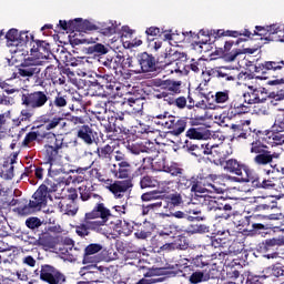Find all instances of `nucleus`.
Instances as JSON below:
<instances>
[{
	"label": "nucleus",
	"instance_id": "1",
	"mask_svg": "<svg viewBox=\"0 0 284 284\" xmlns=\"http://www.w3.org/2000/svg\"><path fill=\"white\" fill-rule=\"evenodd\" d=\"M151 85L153 87V99L158 101H163L166 105H174L179 110H185L187 108V98L179 97L176 94H181L183 82L174 79L163 80L161 78L153 79L151 81Z\"/></svg>",
	"mask_w": 284,
	"mask_h": 284
},
{
	"label": "nucleus",
	"instance_id": "2",
	"mask_svg": "<svg viewBox=\"0 0 284 284\" xmlns=\"http://www.w3.org/2000/svg\"><path fill=\"white\" fill-rule=\"evenodd\" d=\"M38 139H50L49 144L44 145L47 161L50 165L57 162L63 148H68V144L63 142V135L45 131V124L32 126L22 141V148H30Z\"/></svg>",
	"mask_w": 284,
	"mask_h": 284
},
{
	"label": "nucleus",
	"instance_id": "3",
	"mask_svg": "<svg viewBox=\"0 0 284 284\" xmlns=\"http://www.w3.org/2000/svg\"><path fill=\"white\" fill-rule=\"evenodd\" d=\"M20 101L24 109L17 119L12 120L16 128L21 126L22 123H32L37 110H42L50 102V93L48 90L27 91L21 94Z\"/></svg>",
	"mask_w": 284,
	"mask_h": 284
},
{
	"label": "nucleus",
	"instance_id": "4",
	"mask_svg": "<svg viewBox=\"0 0 284 284\" xmlns=\"http://www.w3.org/2000/svg\"><path fill=\"white\" fill-rule=\"evenodd\" d=\"M186 148L193 156H212L215 161H221L222 159H227L232 151H227L230 144H214L212 142L202 144H192V142L186 143Z\"/></svg>",
	"mask_w": 284,
	"mask_h": 284
},
{
	"label": "nucleus",
	"instance_id": "5",
	"mask_svg": "<svg viewBox=\"0 0 284 284\" xmlns=\"http://www.w3.org/2000/svg\"><path fill=\"white\" fill-rule=\"evenodd\" d=\"M95 205L90 212H87L84 215L89 217L94 223H99L98 227L103 230L104 225H112L116 215L112 212L105 203H103V196L94 195Z\"/></svg>",
	"mask_w": 284,
	"mask_h": 284
},
{
	"label": "nucleus",
	"instance_id": "6",
	"mask_svg": "<svg viewBox=\"0 0 284 284\" xmlns=\"http://www.w3.org/2000/svg\"><path fill=\"white\" fill-rule=\"evenodd\" d=\"M258 75L255 78L261 80L277 79L283 81L284 79V60L276 58L273 60H264L261 65L256 68Z\"/></svg>",
	"mask_w": 284,
	"mask_h": 284
},
{
	"label": "nucleus",
	"instance_id": "7",
	"mask_svg": "<svg viewBox=\"0 0 284 284\" xmlns=\"http://www.w3.org/2000/svg\"><path fill=\"white\" fill-rule=\"evenodd\" d=\"M210 181L206 182L205 180H196L193 179V183L191 184V192L195 194H205V192H215V194H223L225 192V184L221 183L223 181V176L216 174H210L207 176Z\"/></svg>",
	"mask_w": 284,
	"mask_h": 284
},
{
	"label": "nucleus",
	"instance_id": "8",
	"mask_svg": "<svg viewBox=\"0 0 284 284\" xmlns=\"http://www.w3.org/2000/svg\"><path fill=\"white\" fill-rule=\"evenodd\" d=\"M200 203L206 212H221L216 216L219 219H230L232 216V204L225 202V200H216L210 195L200 196Z\"/></svg>",
	"mask_w": 284,
	"mask_h": 284
},
{
	"label": "nucleus",
	"instance_id": "9",
	"mask_svg": "<svg viewBox=\"0 0 284 284\" xmlns=\"http://www.w3.org/2000/svg\"><path fill=\"white\" fill-rule=\"evenodd\" d=\"M33 200H30L24 206L18 207V213L22 216H28L34 214V212H40L42 207L48 205V199H52L50 193L44 191L43 187L39 186L38 190L32 195Z\"/></svg>",
	"mask_w": 284,
	"mask_h": 284
},
{
	"label": "nucleus",
	"instance_id": "10",
	"mask_svg": "<svg viewBox=\"0 0 284 284\" xmlns=\"http://www.w3.org/2000/svg\"><path fill=\"white\" fill-rule=\"evenodd\" d=\"M221 165L224 166L225 172L230 174H235L237 176L239 183H250V178L252 176V170L250 166L236 159H225L217 160ZM224 161V164H223Z\"/></svg>",
	"mask_w": 284,
	"mask_h": 284
},
{
	"label": "nucleus",
	"instance_id": "11",
	"mask_svg": "<svg viewBox=\"0 0 284 284\" xmlns=\"http://www.w3.org/2000/svg\"><path fill=\"white\" fill-rule=\"evenodd\" d=\"M276 169L271 166V169H264L263 173L260 175H254L251 173V178H248V183L252 184V187H256L257 190H276L277 178H274Z\"/></svg>",
	"mask_w": 284,
	"mask_h": 284
},
{
	"label": "nucleus",
	"instance_id": "12",
	"mask_svg": "<svg viewBox=\"0 0 284 284\" xmlns=\"http://www.w3.org/2000/svg\"><path fill=\"white\" fill-rule=\"evenodd\" d=\"M34 274L40 276V281L48 284H63L67 281L65 274L50 264L41 265V270L37 268Z\"/></svg>",
	"mask_w": 284,
	"mask_h": 284
},
{
	"label": "nucleus",
	"instance_id": "13",
	"mask_svg": "<svg viewBox=\"0 0 284 284\" xmlns=\"http://www.w3.org/2000/svg\"><path fill=\"white\" fill-rule=\"evenodd\" d=\"M41 65H43V61L41 59L29 55L21 61L18 68V74L23 79H32L34 74H39L41 72Z\"/></svg>",
	"mask_w": 284,
	"mask_h": 284
},
{
	"label": "nucleus",
	"instance_id": "14",
	"mask_svg": "<svg viewBox=\"0 0 284 284\" xmlns=\"http://www.w3.org/2000/svg\"><path fill=\"white\" fill-rule=\"evenodd\" d=\"M223 37H229V36H220V38H216V40H213V45L215 50H220L225 61H229L230 63H232V61H236V57H239L240 54H243V50L241 49L232 50V47L234 45V41L232 40L225 41Z\"/></svg>",
	"mask_w": 284,
	"mask_h": 284
},
{
	"label": "nucleus",
	"instance_id": "15",
	"mask_svg": "<svg viewBox=\"0 0 284 284\" xmlns=\"http://www.w3.org/2000/svg\"><path fill=\"white\" fill-rule=\"evenodd\" d=\"M284 245V235L277 237L266 239L260 244V252L265 254V258H278L281 255V247Z\"/></svg>",
	"mask_w": 284,
	"mask_h": 284
},
{
	"label": "nucleus",
	"instance_id": "16",
	"mask_svg": "<svg viewBox=\"0 0 284 284\" xmlns=\"http://www.w3.org/2000/svg\"><path fill=\"white\" fill-rule=\"evenodd\" d=\"M239 36H241V32L234 31V30H226L225 29H211L205 30L202 29L197 34H194V37H205L204 40L199 41V43H202L203 45H206V43H214L213 41H216L220 37H232L233 39H239Z\"/></svg>",
	"mask_w": 284,
	"mask_h": 284
},
{
	"label": "nucleus",
	"instance_id": "17",
	"mask_svg": "<svg viewBox=\"0 0 284 284\" xmlns=\"http://www.w3.org/2000/svg\"><path fill=\"white\" fill-rule=\"evenodd\" d=\"M133 186L134 184H132V180L114 181L111 179V181H108L105 190H109V192H111V194H113L115 199H123L125 192H128V190H131V187Z\"/></svg>",
	"mask_w": 284,
	"mask_h": 284
},
{
	"label": "nucleus",
	"instance_id": "18",
	"mask_svg": "<svg viewBox=\"0 0 284 284\" xmlns=\"http://www.w3.org/2000/svg\"><path fill=\"white\" fill-rule=\"evenodd\" d=\"M135 59L140 67L138 74H141V72L143 73L156 72L158 62H156V58L152 55V53L141 52L136 54Z\"/></svg>",
	"mask_w": 284,
	"mask_h": 284
},
{
	"label": "nucleus",
	"instance_id": "19",
	"mask_svg": "<svg viewBox=\"0 0 284 284\" xmlns=\"http://www.w3.org/2000/svg\"><path fill=\"white\" fill-rule=\"evenodd\" d=\"M124 61H125V55H123V53H116V52L113 55L108 54L106 57L99 58V63H101L103 68L109 70V72H115V74H116V70H119V68L123 65Z\"/></svg>",
	"mask_w": 284,
	"mask_h": 284
},
{
	"label": "nucleus",
	"instance_id": "20",
	"mask_svg": "<svg viewBox=\"0 0 284 284\" xmlns=\"http://www.w3.org/2000/svg\"><path fill=\"white\" fill-rule=\"evenodd\" d=\"M241 34L239 37H245V38H239L236 40V45L239 43H243V41H247L248 39H254V37H261V40L270 41V31L267 27H261L256 26L254 32L252 33L248 29H244V31H239Z\"/></svg>",
	"mask_w": 284,
	"mask_h": 284
},
{
	"label": "nucleus",
	"instance_id": "21",
	"mask_svg": "<svg viewBox=\"0 0 284 284\" xmlns=\"http://www.w3.org/2000/svg\"><path fill=\"white\" fill-rule=\"evenodd\" d=\"M219 278V270L211 267L203 271H195L189 277L191 284L205 283L207 281Z\"/></svg>",
	"mask_w": 284,
	"mask_h": 284
},
{
	"label": "nucleus",
	"instance_id": "22",
	"mask_svg": "<svg viewBox=\"0 0 284 284\" xmlns=\"http://www.w3.org/2000/svg\"><path fill=\"white\" fill-rule=\"evenodd\" d=\"M165 128L166 130H170L173 136H179L185 132V128H187V120L169 115V120L165 121Z\"/></svg>",
	"mask_w": 284,
	"mask_h": 284
},
{
	"label": "nucleus",
	"instance_id": "23",
	"mask_svg": "<svg viewBox=\"0 0 284 284\" xmlns=\"http://www.w3.org/2000/svg\"><path fill=\"white\" fill-rule=\"evenodd\" d=\"M90 232H97L98 234H101L103 229L99 227V223L91 221L84 215L82 223L75 226V233L78 236L85 239V236H90Z\"/></svg>",
	"mask_w": 284,
	"mask_h": 284
},
{
	"label": "nucleus",
	"instance_id": "24",
	"mask_svg": "<svg viewBox=\"0 0 284 284\" xmlns=\"http://www.w3.org/2000/svg\"><path fill=\"white\" fill-rule=\"evenodd\" d=\"M243 270V265H241V262L239 260H233L227 266H226V276L227 278H231V281H235L234 284H244L245 275H241V271Z\"/></svg>",
	"mask_w": 284,
	"mask_h": 284
},
{
	"label": "nucleus",
	"instance_id": "25",
	"mask_svg": "<svg viewBox=\"0 0 284 284\" xmlns=\"http://www.w3.org/2000/svg\"><path fill=\"white\" fill-rule=\"evenodd\" d=\"M101 250H103V245L99 243L89 244L84 248V254L82 260L83 265H88V263H93V264L101 263V257L97 255L99 254V252H101Z\"/></svg>",
	"mask_w": 284,
	"mask_h": 284
},
{
	"label": "nucleus",
	"instance_id": "26",
	"mask_svg": "<svg viewBox=\"0 0 284 284\" xmlns=\"http://www.w3.org/2000/svg\"><path fill=\"white\" fill-rule=\"evenodd\" d=\"M263 91L254 85H248L247 91L243 93V99L247 105H256V103H265L266 98H261Z\"/></svg>",
	"mask_w": 284,
	"mask_h": 284
},
{
	"label": "nucleus",
	"instance_id": "27",
	"mask_svg": "<svg viewBox=\"0 0 284 284\" xmlns=\"http://www.w3.org/2000/svg\"><path fill=\"white\" fill-rule=\"evenodd\" d=\"M44 77H47V81H51L53 85H65V75L61 69L49 65L44 69Z\"/></svg>",
	"mask_w": 284,
	"mask_h": 284
},
{
	"label": "nucleus",
	"instance_id": "28",
	"mask_svg": "<svg viewBox=\"0 0 284 284\" xmlns=\"http://www.w3.org/2000/svg\"><path fill=\"white\" fill-rule=\"evenodd\" d=\"M252 120H243L239 124H232L231 130L233 131V134H235V139H250L252 134Z\"/></svg>",
	"mask_w": 284,
	"mask_h": 284
},
{
	"label": "nucleus",
	"instance_id": "29",
	"mask_svg": "<svg viewBox=\"0 0 284 284\" xmlns=\"http://www.w3.org/2000/svg\"><path fill=\"white\" fill-rule=\"evenodd\" d=\"M110 171L115 179H130V174H132V164L130 162H119L112 164Z\"/></svg>",
	"mask_w": 284,
	"mask_h": 284
},
{
	"label": "nucleus",
	"instance_id": "30",
	"mask_svg": "<svg viewBox=\"0 0 284 284\" xmlns=\"http://www.w3.org/2000/svg\"><path fill=\"white\" fill-rule=\"evenodd\" d=\"M247 103L245 98L235 97L230 104L229 114L231 116H239L240 114H247L250 112V106L245 105Z\"/></svg>",
	"mask_w": 284,
	"mask_h": 284
},
{
	"label": "nucleus",
	"instance_id": "31",
	"mask_svg": "<svg viewBox=\"0 0 284 284\" xmlns=\"http://www.w3.org/2000/svg\"><path fill=\"white\" fill-rule=\"evenodd\" d=\"M77 136L80 141L85 143V145H92L99 138V133L94 132L90 125L84 124L78 130Z\"/></svg>",
	"mask_w": 284,
	"mask_h": 284
},
{
	"label": "nucleus",
	"instance_id": "32",
	"mask_svg": "<svg viewBox=\"0 0 284 284\" xmlns=\"http://www.w3.org/2000/svg\"><path fill=\"white\" fill-rule=\"evenodd\" d=\"M158 134L159 130H154L152 126L145 124H140V126H136L134 131V135L138 136V139H146L149 143L156 141Z\"/></svg>",
	"mask_w": 284,
	"mask_h": 284
},
{
	"label": "nucleus",
	"instance_id": "33",
	"mask_svg": "<svg viewBox=\"0 0 284 284\" xmlns=\"http://www.w3.org/2000/svg\"><path fill=\"white\" fill-rule=\"evenodd\" d=\"M33 245H38L48 252V250H54L57 247V237L52 236L49 232H44L39 235Z\"/></svg>",
	"mask_w": 284,
	"mask_h": 284
},
{
	"label": "nucleus",
	"instance_id": "34",
	"mask_svg": "<svg viewBox=\"0 0 284 284\" xmlns=\"http://www.w3.org/2000/svg\"><path fill=\"white\" fill-rule=\"evenodd\" d=\"M187 139L196 141H207L210 139V130L204 126H192L186 131Z\"/></svg>",
	"mask_w": 284,
	"mask_h": 284
},
{
	"label": "nucleus",
	"instance_id": "35",
	"mask_svg": "<svg viewBox=\"0 0 284 284\" xmlns=\"http://www.w3.org/2000/svg\"><path fill=\"white\" fill-rule=\"evenodd\" d=\"M103 90H105L106 94L111 97H123V92H125V84L116 81V78L113 75V79L106 83Z\"/></svg>",
	"mask_w": 284,
	"mask_h": 284
},
{
	"label": "nucleus",
	"instance_id": "36",
	"mask_svg": "<svg viewBox=\"0 0 284 284\" xmlns=\"http://www.w3.org/2000/svg\"><path fill=\"white\" fill-rule=\"evenodd\" d=\"M70 103V94L65 91H57L53 100H49L50 108L54 106L59 110L63 108H68V104Z\"/></svg>",
	"mask_w": 284,
	"mask_h": 284
},
{
	"label": "nucleus",
	"instance_id": "37",
	"mask_svg": "<svg viewBox=\"0 0 284 284\" xmlns=\"http://www.w3.org/2000/svg\"><path fill=\"white\" fill-rule=\"evenodd\" d=\"M274 159H278V153L270 151L266 149L264 152L258 153L254 156L253 163L255 165H270L274 161Z\"/></svg>",
	"mask_w": 284,
	"mask_h": 284
},
{
	"label": "nucleus",
	"instance_id": "38",
	"mask_svg": "<svg viewBox=\"0 0 284 284\" xmlns=\"http://www.w3.org/2000/svg\"><path fill=\"white\" fill-rule=\"evenodd\" d=\"M58 207L60 212H63L68 216H77V212H79V205L77 202H72L70 200H60Z\"/></svg>",
	"mask_w": 284,
	"mask_h": 284
},
{
	"label": "nucleus",
	"instance_id": "39",
	"mask_svg": "<svg viewBox=\"0 0 284 284\" xmlns=\"http://www.w3.org/2000/svg\"><path fill=\"white\" fill-rule=\"evenodd\" d=\"M111 225H113L116 232H120V234H125L126 236L132 234V231L134 230V226H132V223L125 220L123 221L119 219V215H116V217L113 220Z\"/></svg>",
	"mask_w": 284,
	"mask_h": 284
},
{
	"label": "nucleus",
	"instance_id": "40",
	"mask_svg": "<svg viewBox=\"0 0 284 284\" xmlns=\"http://www.w3.org/2000/svg\"><path fill=\"white\" fill-rule=\"evenodd\" d=\"M183 205V196L180 193H173L170 196L164 197V210L173 211L174 207H181Z\"/></svg>",
	"mask_w": 284,
	"mask_h": 284
},
{
	"label": "nucleus",
	"instance_id": "41",
	"mask_svg": "<svg viewBox=\"0 0 284 284\" xmlns=\"http://www.w3.org/2000/svg\"><path fill=\"white\" fill-rule=\"evenodd\" d=\"M197 97L200 99H204L205 103H209V105H212V99H214V93L210 91V85L207 83H200L196 88Z\"/></svg>",
	"mask_w": 284,
	"mask_h": 284
},
{
	"label": "nucleus",
	"instance_id": "42",
	"mask_svg": "<svg viewBox=\"0 0 284 284\" xmlns=\"http://www.w3.org/2000/svg\"><path fill=\"white\" fill-rule=\"evenodd\" d=\"M278 202L272 196L262 197V202L255 206V212H270V210L276 209Z\"/></svg>",
	"mask_w": 284,
	"mask_h": 284
},
{
	"label": "nucleus",
	"instance_id": "43",
	"mask_svg": "<svg viewBox=\"0 0 284 284\" xmlns=\"http://www.w3.org/2000/svg\"><path fill=\"white\" fill-rule=\"evenodd\" d=\"M128 150H130L131 154H141V152H145L146 154H150V152H153L155 154H159V150L154 146H145L143 143H132L128 145Z\"/></svg>",
	"mask_w": 284,
	"mask_h": 284
},
{
	"label": "nucleus",
	"instance_id": "44",
	"mask_svg": "<svg viewBox=\"0 0 284 284\" xmlns=\"http://www.w3.org/2000/svg\"><path fill=\"white\" fill-rule=\"evenodd\" d=\"M141 201H143V203H149L150 201H165V192L161 190L145 192L141 195Z\"/></svg>",
	"mask_w": 284,
	"mask_h": 284
},
{
	"label": "nucleus",
	"instance_id": "45",
	"mask_svg": "<svg viewBox=\"0 0 284 284\" xmlns=\"http://www.w3.org/2000/svg\"><path fill=\"white\" fill-rule=\"evenodd\" d=\"M31 39L33 41V45L31 48V54H34L37 52H39V54H45V52H50V43L43 40L34 41V36H31Z\"/></svg>",
	"mask_w": 284,
	"mask_h": 284
},
{
	"label": "nucleus",
	"instance_id": "46",
	"mask_svg": "<svg viewBox=\"0 0 284 284\" xmlns=\"http://www.w3.org/2000/svg\"><path fill=\"white\" fill-rule=\"evenodd\" d=\"M163 172H166V174H171V176H178L180 178L181 174L185 172L183 168H181V164L176 162H171L170 164H165L162 166Z\"/></svg>",
	"mask_w": 284,
	"mask_h": 284
},
{
	"label": "nucleus",
	"instance_id": "47",
	"mask_svg": "<svg viewBox=\"0 0 284 284\" xmlns=\"http://www.w3.org/2000/svg\"><path fill=\"white\" fill-rule=\"evenodd\" d=\"M253 134L255 135V141H261L262 143H271V138L274 135V131L271 130H253Z\"/></svg>",
	"mask_w": 284,
	"mask_h": 284
},
{
	"label": "nucleus",
	"instance_id": "48",
	"mask_svg": "<svg viewBox=\"0 0 284 284\" xmlns=\"http://www.w3.org/2000/svg\"><path fill=\"white\" fill-rule=\"evenodd\" d=\"M108 52H110V49L103 43H94L87 48V54H94V57H103L104 54H108Z\"/></svg>",
	"mask_w": 284,
	"mask_h": 284
},
{
	"label": "nucleus",
	"instance_id": "49",
	"mask_svg": "<svg viewBox=\"0 0 284 284\" xmlns=\"http://www.w3.org/2000/svg\"><path fill=\"white\" fill-rule=\"evenodd\" d=\"M141 190L159 187V180L152 175H144L140 179Z\"/></svg>",
	"mask_w": 284,
	"mask_h": 284
},
{
	"label": "nucleus",
	"instance_id": "50",
	"mask_svg": "<svg viewBox=\"0 0 284 284\" xmlns=\"http://www.w3.org/2000/svg\"><path fill=\"white\" fill-rule=\"evenodd\" d=\"M95 30L103 34L104 37H110L116 32L114 26L105 22H98L95 23Z\"/></svg>",
	"mask_w": 284,
	"mask_h": 284
},
{
	"label": "nucleus",
	"instance_id": "51",
	"mask_svg": "<svg viewBox=\"0 0 284 284\" xmlns=\"http://www.w3.org/2000/svg\"><path fill=\"white\" fill-rule=\"evenodd\" d=\"M217 79H224V81H236V74H234V71L227 70L225 67H220L215 71Z\"/></svg>",
	"mask_w": 284,
	"mask_h": 284
},
{
	"label": "nucleus",
	"instance_id": "52",
	"mask_svg": "<svg viewBox=\"0 0 284 284\" xmlns=\"http://www.w3.org/2000/svg\"><path fill=\"white\" fill-rule=\"evenodd\" d=\"M213 103H216L217 105H223L224 103H227L230 101V90L224 91H217L215 94H213V98H211Z\"/></svg>",
	"mask_w": 284,
	"mask_h": 284
},
{
	"label": "nucleus",
	"instance_id": "53",
	"mask_svg": "<svg viewBox=\"0 0 284 284\" xmlns=\"http://www.w3.org/2000/svg\"><path fill=\"white\" fill-rule=\"evenodd\" d=\"M59 125H61L62 128H65L67 125L65 119H63L60 115H54L53 118H51V120H49V123L44 125V132L45 130L48 131L54 130L55 128H59Z\"/></svg>",
	"mask_w": 284,
	"mask_h": 284
},
{
	"label": "nucleus",
	"instance_id": "54",
	"mask_svg": "<svg viewBox=\"0 0 284 284\" xmlns=\"http://www.w3.org/2000/svg\"><path fill=\"white\" fill-rule=\"evenodd\" d=\"M40 187H43L44 192L48 194H52V192H57V190H59V184L57 183V180L51 176L47 178Z\"/></svg>",
	"mask_w": 284,
	"mask_h": 284
},
{
	"label": "nucleus",
	"instance_id": "55",
	"mask_svg": "<svg viewBox=\"0 0 284 284\" xmlns=\"http://www.w3.org/2000/svg\"><path fill=\"white\" fill-rule=\"evenodd\" d=\"M266 150H270V148L267 145H265V143L258 141V140H253L250 143V152L251 154H261L263 152H265Z\"/></svg>",
	"mask_w": 284,
	"mask_h": 284
},
{
	"label": "nucleus",
	"instance_id": "56",
	"mask_svg": "<svg viewBox=\"0 0 284 284\" xmlns=\"http://www.w3.org/2000/svg\"><path fill=\"white\" fill-rule=\"evenodd\" d=\"M32 172H34L36 179H39L40 181L43 179L44 169L37 165L26 168L24 173L21 175V179H23V176H30Z\"/></svg>",
	"mask_w": 284,
	"mask_h": 284
},
{
	"label": "nucleus",
	"instance_id": "57",
	"mask_svg": "<svg viewBox=\"0 0 284 284\" xmlns=\"http://www.w3.org/2000/svg\"><path fill=\"white\" fill-rule=\"evenodd\" d=\"M4 37L8 45L19 47V30L10 29Z\"/></svg>",
	"mask_w": 284,
	"mask_h": 284
},
{
	"label": "nucleus",
	"instance_id": "58",
	"mask_svg": "<svg viewBox=\"0 0 284 284\" xmlns=\"http://www.w3.org/2000/svg\"><path fill=\"white\" fill-rule=\"evenodd\" d=\"M80 199L81 201H90L91 199H94V196H99V194L94 193V190L88 186H80Z\"/></svg>",
	"mask_w": 284,
	"mask_h": 284
},
{
	"label": "nucleus",
	"instance_id": "59",
	"mask_svg": "<svg viewBox=\"0 0 284 284\" xmlns=\"http://www.w3.org/2000/svg\"><path fill=\"white\" fill-rule=\"evenodd\" d=\"M113 152L114 149L110 144H105L104 146L97 149V154L99 159H112Z\"/></svg>",
	"mask_w": 284,
	"mask_h": 284
},
{
	"label": "nucleus",
	"instance_id": "60",
	"mask_svg": "<svg viewBox=\"0 0 284 284\" xmlns=\"http://www.w3.org/2000/svg\"><path fill=\"white\" fill-rule=\"evenodd\" d=\"M193 182L194 178L190 179L185 176V172L178 178V185L179 187H181V190H190V187H192Z\"/></svg>",
	"mask_w": 284,
	"mask_h": 284
},
{
	"label": "nucleus",
	"instance_id": "61",
	"mask_svg": "<svg viewBox=\"0 0 284 284\" xmlns=\"http://www.w3.org/2000/svg\"><path fill=\"white\" fill-rule=\"evenodd\" d=\"M271 130H273L274 134H282V132H284V115L283 114L277 115L273 125L271 126Z\"/></svg>",
	"mask_w": 284,
	"mask_h": 284
},
{
	"label": "nucleus",
	"instance_id": "62",
	"mask_svg": "<svg viewBox=\"0 0 284 284\" xmlns=\"http://www.w3.org/2000/svg\"><path fill=\"white\" fill-rule=\"evenodd\" d=\"M184 70H185V72H190V70H191V72H194V74H201V72L203 74V72H204L203 64L201 62L194 61V60H192L190 64H186L184 67Z\"/></svg>",
	"mask_w": 284,
	"mask_h": 284
},
{
	"label": "nucleus",
	"instance_id": "63",
	"mask_svg": "<svg viewBox=\"0 0 284 284\" xmlns=\"http://www.w3.org/2000/svg\"><path fill=\"white\" fill-rule=\"evenodd\" d=\"M254 114L258 116H268L270 114V105L263 103H255L253 108Z\"/></svg>",
	"mask_w": 284,
	"mask_h": 284
},
{
	"label": "nucleus",
	"instance_id": "64",
	"mask_svg": "<svg viewBox=\"0 0 284 284\" xmlns=\"http://www.w3.org/2000/svg\"><path fill=\"white\" fill-rule=\"evenodd\" d=\"M113 79V74L97 75V80L94 81V83L103 90L108 85L109 81H112Z\"/></svg>",
	"mask_w": 284,
	"mask_h": 284
}]
</instances>
